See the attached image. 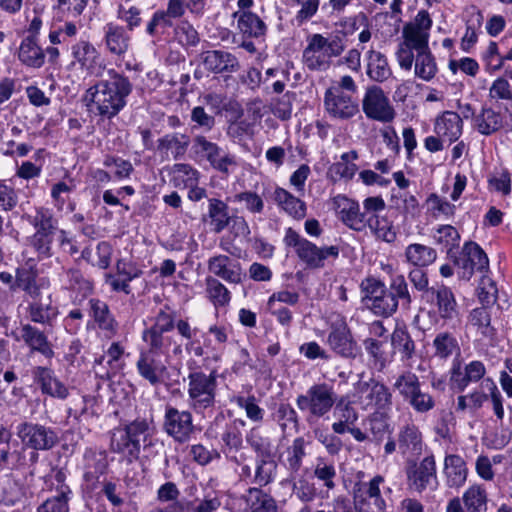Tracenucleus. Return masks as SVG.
Wrapping results in <instances>:
<instances>
[{"mask_svg": "<svg viewBox=\"0 0 512 512\" xmlns=\"http://www.w3.org/2000/svg\"><path fill=\"white\" fill-rule=\"evenodd\" d=\"M131 92L132 84L128 77L109 69L105 78L87 89L85 97L91 112L103 119H112L127 105Z\"/></svg>", "mask_w": 512, "mask_h": 512, "instance_id": "obj_1", "label": "nucleus"}, {"mask_svg": "<svg viewBox=\"0 0 512 512\" xmlns=\"http://www.w3.org/2000/svg\"><path fill=\"white\" fill-rule=\"evenodd\" d=\"M361 287L366 306L377 316L389 317L399 305L407 310L412 303L408 284L402 275L394 277L388 288L373 278L363 281Z\"/></svg>", "mask_w": 512, "mask_h": 512, "instance_id": "obj_2", "label": "nucleus"}, {"mask_svg": "<svg viewBox=\"0 0 512 512\" xmlns=\"http://www.w3.org/2000/svg\"><path fill=\"white\" fill-rule=\"evenodd\" d=\"M153 433L152 422L146 419H136L124 427H118L112 431L110 450L122 455L128 463H132L139 458L141 444H145Z\"/></svg>", "mask_w": 512, "mask_h": 512, "instance_id": "obj_3", "label": "nucleus"}, {"mask_svg": "<svg viewBox=\"0 0 512 512\" xmlns=\"http://www.w3.org/2000/svg\"><path fill=\"white\" fill-rule=\"evenodd\" d=\"M336 398L337 395L331 385L317 383L310 386L304 394L297 396L296 405L306 414V421L312 424L331 412Z\"/></svg>", "mask_w": 512, "mask_h": 512, "instance_id": "obj_4", "label": "nucleus"}, {"mask_svg": "<svg viewBox=\"0 0 512 512\" xmlns=\"http://www.w3.org/2000/svg\"><path fill=\"white\" fill-rule=\"evenodd\" d=\"M344 51L342 39L335 36L326 38L321 34H313L303 51V63L311 71H326L333 57Z\"/></svg>", "mask_w": 512, "mask_h": 512, "instance_id": "obj_5", "label": "nucleus"}, {"mask_svg": "<svg viewBox=\"0 0 512 512\" xmlns=\"http://www.w3.org/2000/svg\"><path fill=\"white\" fill-rule=\"evenodd\" d=\"M284 243L293 247L298 258L310 269H320L325 266V260L329 257L338 258L340 250L338 246L318 247L313 242L300 236L294 229H286Z\"/></svg>", "mask_w": 512, "mask_h": 512, "instance_id": "obj_6", "label": "nucleus"}, {"mask_svg": "<svg viewBox=\"0 0 512 512\" xmlns=\"http://www.w3.org/2000/svg\"><path fill=\"white\" fill-rule=\"evenodd\" d=\"M393 389L417 413H427L436 405L433 396L422 391L419 377L412 371L399 374L393 383Z\"/></svg>", "mask_w": 512, "mask_h": 512, "instance_id": "obj_7", "label": "nucleus"}, {"mask_svg": "<svg viewBox=\"0 0 512 512\" xmlns=\"http://www.w3.org/2000/svg\"><path fill=\"white\" fill-rule=\"evenodd\" d=\"M216 373L205 374L201 371L192 372L188 375V398L189 405L196 413H203L212 409L216 397Z\"/></svg>", "mask_w": 512, "mask_h": 512, "instance_id": "obj_8", "label": "nucleus"}, {"mask_svg": "<svg viewBox=\"0 0 512 512\" xmlns=\"http://www.w3.org/2000/svg\"><path fill=\"white\" fill-rule=\"evenodd\" d=\"M15 433L24 449L49 451L59 443V436L55 429L39 423L20 422L16 426Z\"/></svg>", "mask_w": 512, "mask_h": 512, "instance_id": "obj_9", "label": "nucleus"}, {"mask_svg": "<svg viewBox=\"0 0 512 512\" xmlns=\"http://www.w3.org/2000/svg\"><path fill=\"white\" fill-rule=\"evenodd\" d=\"M385 479L375 475L371 480L358 481L353 486V505L356 512H385L386 501L382 497L380 486Z\"/></svg>", "mask_w": 512, "mask_h": 512, "instance_id": "obj_10", "label": "nucleus"}, {"mask_svg": "<svg viewBox=\"0 0 512 512\" xmlns=\"http://www.w3.org/2000/svg\"><path fill=\"white\" fill-rule=\"evenodd\" d=\"M30 224L34 227L35 233L32 236V245L39 254L51 255V244L54 233L57 229V221L53 213L47 208H38L33 215L28 216Z\"/></svg>", "mask_w": 512, "mask_h": 512, "instance_id": "obj_11", "label": "nucleus"}, {"mask_svg": "<svg viewBox=\"0 0 512 512\" xmlns=\"http://www.w3.org/2000/svg\"><path fill=\"white\" fill-rule=\"evenodd\" d=\"M407 487L416 493L437 489L438 480L434 456L424 457L420 462H413L406 467Z\"/></svg>", "mask_w": 512, "mask_h": 512, "instance_id": "obj_12", "label": "nucleus"}, {"mask_svg": "<svg viewBox=\"0 0 512 512\" xmlns=\"http://www.w3.org/2000/svg\"><path fill=\"white\" fill-rule=\"evenodd\" d=\"M358 402L362 409H375V412L390 411L392 408V393L382 382L370 379L357 386Z\"/></svg>", "mask_w": 512, "mask_h": 512, "instance_id": "obj_13", "label": "nucleus"}, {"mask_svg": "<svg viewBox=\"0 0 512 512\" xmlns=\"http://www.w3.org/2000/svg\"><path fill=\"white\" fill-rule=\"evenodd\" d=\"M326 344L338 356L354 359L359 354V347L343 317L331 323Z\"/></svg>", "mask_w": 512, "mask_h": 512, "instance_id": "obj_14", "label": "nucleus"}, {"mask_svg": "<svg viewBox=\"0 0 512 512\" xmlns=\"http://www.w3.org/2000/svg\"><path fill=\"white\" fill-rule=\"evenodd\" d=\"M164 431L178 443L188 442L194 433L193 417L189 411H180L166 406L164 414Z\"/></svg>", "mask_w": 512, "mask_h": 512, "instance_id": "obj_15", "label": "nucleus"}, {"mask_svg": "<svg viewBox=\"0 0 512 512\" xmlns=\"http://www.w3.org/2000/svg\"><path fill=\"white\" fill-rule=\"evenodd\" d=\"M462 279L469 280L475 271L483 272L488 269L489 260L486 253L475 242L464 244L459 257L454 259Z\"/></svg>", "mask_w": 512, "mask_h": 512, "instance_id": "obj_16", "label": "nucleus"}, {"mask_svg": "<svg viewBox=\"0 0 512 512\" xmlns=\"http://www.w3.org/2000/svg\"><path fill=\"white\" fill-rule=\"evenodd\" d=\"M72 64L78 65L87 75L99 76L104 69L103 59L97 48L87 40H80L71 46Z\"/></svg>", "mask_w": 512, "mask_h": 512, "instance_id": "obj_17", "label": "nucleus"}, {"mask_svg": "<svg viewBox=\"0 0 512 512\" xmlns=\"http://www.w3.org/2000/svg\"><path fill=\"white\" fill-rule=\"evenodd\" d=\"M362 109L369 119L380 122H390L395 117V111L383 90L378 86L369 87L362 100Z\"/></svg>", "mask_w": 512, "mask_h": 512, "instance_id": "obj_18", "label": "nucleus"}, {"mask_svg": "<svg viewBox=\"0 0 512 512\" xmlns=\"http://www.w3.org/2000/svg\"><path fill=\"white\" fill-rule=\"evenodd\" d=\"M324 107L330 117L349 120L359 113L356 99L348 93H339L336 89H327L324 95Z\"/></svg>", "mask_w": 512, "mask_h": 512, "instance_id": "obj_19", "label": "nucleus"}, {"mask_svg": "<svg viewBox=\"0 0 512 512\" xmlns=\"http://www.w3.org/2000/svg\"><path fill=\"white\" fill-rule=\"evenodd\" d=\"M444 321H452L459 316V308L452 290L444 285L430 287L425 298Z\"/></svg>", "mask_w": 512, "mask_h": 512, "instance_id": "obj_20", "label": "nucleus"}, {"mask_svg": "<svg viewBox=\"0 0 512 512\" xmlns=\"http://www.w3.org/2000/svg\"><path fill=\"white\" fill-rule=\"evenodd\" d=\"M104 44L107 51L114 56H123L130 49L131 36L127 27L114 22L107 23L104 28Z\"/></svg>", "mask_w": 512, "mask_h": 512, "instance_id": "obj_21", "label": "nucleus"}, {"mask_svg": "<svg viewBox=\"0 0 512 512\" xmlns=\"http://www.w3.org/2000/svg\"><path fill=\"white\" fill-rule=\"evenodd\" d=\"M208 270L231 284H239L245 277L241 264L226 255L211 257L208 260Z\"/></svg>", "mask_w": 512, "mask_h": 512, "instance_id": "obj_22", "label": "nucleus"}, {"mask_svg": "<svg viewBox=\"0 0 512 512\" xmlns=\"http://www.w3.org/2000/svg\"><path fill=\"white\" fill-rule=\"evenodd\" d=\"M88 305L90 317L104 333L105 337L109 339L114 337L118 332L119 325L107 303L97 298H91L88 301Z\"/></svg>", "mask_w": 512, "mask_h": 512, "instance_id": "obj_23", "label": "nucleus"}, {"mask_svg": "<svg viewBox=\"0 0 512 512\" xmlns=\"http://www.w3.org/2000/svg\"><path fill=\"white\" fill-rule=\"evenodd\" d=\"M190 144L191 138L185 133H167L157 140V151L166 159L179 160L185 156Z\"/></svg>", "mask_w": 512, "mask_h": 512, "instance_id": "obj_24", "label": "nucleus"}, {"mask_svg": "<svg viewBox=\"0 0 512 512\" xmlns=\"http://www.w3.org/2000/svg\"><path fill=\"white\" fill-rule=\"evenodd\" d=\"M201 61L206 70L215 74L234 73L239 69L237 58L223 50H209L201 53Z\"/></svg>", "mask_w": 512, "mask_h": 512, "instance_id": "obj_25", "label": "nucleus"}, {"mask_svg": "<svg viewBox=\"0 0 512 512\" xmlns=\"http://www.w3.org/2000/svg\"><path fill=\"white\" fill-rule=\"evenodd\" d=\"M136 368L139 375L152 386L162 383L167 371L165 364L157 359L155 354L145 350L140 352Z\"/></svg>", "mask_w": 512, "mask_h": 512, "instance_id": "obj_26", "label": "nucleus"}, {"mask_svg": "<svg viewBox=\"0 0 512 512\" xmlns=\"http://www.w3.org/2000/svg\"><path fill=\"white\" fill-rule=\"evenodd\" d=\"M334 203L341 221L347 227L357 232L364 231L363 215L357 201L339 195L335 197Z\"/></svg>", "mask_w": 512, "mask_h": 512, "instance_id": "obj_27", "label": "nucleus"}, {"mask_svg": "<svg viewBox=\"0 0 512 512\" xmlns=\"http://www.w3.org/2000/svg\"><path fill=\"white\" fill-rule=\"evenodd\" d=\"M244 512H279L275 498L258 487H250L241 496Z\"/></svg>", "mask_w": 512, "mask_h": 512, "instance_id": "obj_28", "label": "nucleus"}, {"mask_svg": "<svg viewBox=\"0 0 512 512\" xmlns=\"http://www.w3.org/2000/svg\"><path fill=\"white\" fill-rule=\"evenodd\" d=\"M33 376L43 394L59 399H65L69 395L68 387L55 376L51 369L41 366L35 367Z\"/></svg>", "mask_w": 512, "mask_h": 512, "instance_id": "obj_29", "label": "nucleus"}, {"mask_svg": "<svg viewBox=\"0 0 512 512\" xmlns=\"http://www.w3.org/2000/svg\"><path fill=\"white\" fill-rule=\"evenodd\" d=\"M463 121L461 117L452 111H445L439 116L434 125V131L439 138L449 144L459 139L462 134Z\"/></svg>", "mask_w": 512, "mask_h": 512, "instance_id": "obj_30", "label": "nucleus"}, {"mask_svg": "<svg viewBox=\"0 0 512 512\" xmlns=\"http://www.w3.org/2000/svg\"><path fill=\"white\" fill-rule=\"evenodd\" d=\"M334 406V417L337 421L332 424V430L335 434H344L349 426H354L357 422L359 418L358 412L353 407L352 401L345 396L339 400L336 399Z\"/></svg>", "mask_w": 512, "mask_h": 512, "instance_id": "obj_31", "label": "nucleus"}, {"mask_svg": "<svg viewBox=\"0 0 512 512\" xmlns=\"http://www.w3.org/2000/svg\"><path fill=\"white\" fill-rule=\"evenodd\" d=\"M18 59L29 68H41L45 63V52L38 39H33V36L23 38L18 48Z\"/></svg>", "mask_w": 512, "mask_h": 512, "instance_id": "obj_32", "label": "nucleus"}, {"mask_svg": "<svg viewBox=\"0 0 512 512\" xmlns=\"http://www.w3.org/2000/svg\"><path fill=\"white\" fill-rule=\"evenodd\" d=\"M358 157V153L355 150L343 153L340 156V160L328 168L327 177L333 182L351 180L358 171V166L355 164V160Z\"/></svg>", "mask_w": 512, "mask_h": 512, "instance_id": "obj_33", "label": "nucleus"}, {"mask_svg": "<svg viewBox=\"0 0 512 512\" xmlns=\"http://www.w3.org/2000/svg\"><path fill=\"white\" fill-rule=\"evenodd\" d=\"M470 326L481 336L480 340L492 344L496 338V329L491 325V315L487 307L475 308L468 318Z\"/></svg>", "mask_w": 512, "mask_h": 512, "instance_id": "obj_34", "label": "nucleus"}, {"mask_svg": "<svg viewBox=\"0 0 512 512\" xmlns=\"http://www.w3.org/2000/svg\"><path fill=\"white\" fill-rule=\"evenodd\" d=\"M504 126V117L500 111L483 106L474 117V128L482 135H491Z\"/></svg>", "mask_w": 512, "mask_h": 512, "instance_id": "obj_35", "label": "nucleus"}, {"mask_svg": "<svg viewBox=\"0 0 512 512\" xmlns=\"http://www.w3.org/2000/svg\"><path fill=\"white\" fill-rule=\"evenodd\" d=\"M275 203L288 215L302 219L306 215V204L284 188L276 187L272 195Z\"/></svg>", "mask_w": 512, "mask_h": 512, "instance_id": "obj_36", "label": "nucleus"}, {"mask_svg": "<svg viewBox=\"0 0 512 512\" xmlns=\"http://www.w3.org/2000/svg\"><path fill=\"white\" fill-rule=\"evenodd\" d=\"M367 76L375 82H384L392 76V70L384 54L374 49L366 53Z\"/></svg>", "mask_w": 512, "mask_h": 512, "instance_id": "obj_37", "label": "nucleus"}, {"mask_svg": "<svg viewBox=\"0 0 512 512\" xmlns=\"http://www.w3.org/2000/svg\"><path fill=\"white\" fill-rule=\"evenodd\" d=\"M398 446L402 454H420L423 447L422 434L412 423L405 424L398 433Z\"/></svg>", "mask_w": 512, "mask_h": 512, "instance_id": "obj_38", "label": "nucleus"}, {"mask_svg": "<svg viewBox=\"0 0 512 512\" xmlns=\"http://www.w3.org/2000/svg\"><path fill=\"white\" fill-rule=\"evenodd\" d=\"M21 339L32 351H37L47 358H51L54 355L47 336L30 324L22 325Z\"/></svg>", "mask_w": 512, "mask_h": 512, "instance_id": "obj_39", "label": "nucleus"}, {"mask_svg": "<svg viewBox=\"0 0 512 512\" xmlns=\"http://www.w3.org/2000/svg\"><path fill=\"white\" fill-rule=\"evenodd\" d=\"M143 4L140 0H122L117 8V18L134 31L142 24Z\"/></svg>", "mask_w": 512, "mask_h": 512, "instance_id": "obj_40", "label": "nucleus"}, {"mask_svg": "<svg viewBox=\"0 0 512 512\" xmlns=\"http://www.w3.org/2000/svg\"><path fill=\"white\" fill-rule=\"evenodd\" d=\"M444 473L449 487H460L467 479V467L464 459L455 454L447 455L444 460Z\"/></svg>", "mask_w": 512, "mask_h": 512, "instance_id": "obj_41", "label": "nucleus"}, {"mask_svg": "<svg viewBox=\"0 0 512 512\" xmlns=\"http://www.w3.org/2000/svg\"><path fill=\"white\" fill-rule=\"evenodd\" d=\"M404 255L410 265L419 268L431 265L437 258V252L434 248L420 243L408 245Z\"/></svg>", "mask_w": 512, "mask_h": 512, "instance_id": "obj_42", "label": "nucleus"}, {"mask_svg": "<svg viewBox=\"0 0 512 512\" xmlns=\"http://www.w3.org/2000/svg\"><path fill=\"white\" fill-rule=\"evenodd\" d=\"M211 230L219 234L230 224L232 218L228 213V205L220 199H209L208 214Z\"/></svg>", "mask_w": 512, "mask_h": 512, "instance_id": "obj_43", "label": "nucleus"}, {"mask_svg": "<svg viewBox=\"0 0 512 512\" xmlns=\"http://www.w3.org/2000/svg\"><path fill=\"white\" fill-rule=\"evenodd\" d=\"M234 17H238V28L248 37L258 38L266 32V25L263 20L252 12H235Z\"/></svg>", "mask_w": 512, "mask_h": 512, "instance_id": "obj_44", "label": "nucleus"}, {"mask_svg": "<svg viewBox=\"0 0 512 512\" xmlns=\"http://www.w3.org/2000/svg\"><path fill=\"white\" fill-rule=\"evenodd\" d=\"M437 71L436 60L430 48L416 53L414 64L416 77L424 81H430L435 77Z\"/></svg>", "mask_w": 512, "mask_h": 512, "instance_id": "obj_45", "label": "nucleus"}, {"mask_svg": "<svg viewBox=\"0 0 512 512\" xmlns=\"http://www.w3.org/2000/svg\"><path fill=\"white\" fill-rule=\"evenodd\" d=\"M434 356L439 359H447L452 355H458L460 347L456 337L448 332L438 333L433 340Z\"/></svg>", "mask_w": 512, "mask_h": 512, "instance_id": "obj_46", "label": "nucleus"}, {"mask_svg": "<svg viewBox=\"0 0 512 512\" xmlns=\"http://www.w3.org/2000/svg\"><path fill=\"white\" fill-rule=\"evenodd\" d=\"M391 344L402 355L403 360H409L415 354V342L405 326H396L391 336Z\"/></svg>", "mask_w": 512, "mask_h": 512, "instance_id": "obj_47", "label": "nucleus"}, {"mask_svg": "<svg viewBox=\"0 0 512 512\" xmlns=\"http://www.w3.org/2000/svg\"><path fill=\"white\" fill-rule=\"evenodd\" d=\"M204 160H206L213 169L217 170L225 176L230 175L232 171L237 167L236 157L224 150L219 145Z\"/></svg>", "mask_w": 512, "mask_h": 512, "instance_id": "obj_48", "label": "nucleus"}, {"mask_svg": "<svg viewBox=\"0 0 512 512\" xmlns=\"http://www.w3.org/2000/svg\"><path fill=\"white\" fill-rule=\"evenodd\" d=\"M466 512H485L487 510V492L481 485L470 486L462 496Z\"/></svg>", "mask_w": 512, "mask_h": 512, "instance_id": "obj_49", "label": "nucleus"}, {"mask_svg": "<svg viewBox=\"0 0 512 512\" xmlns=\"http://www.w3.org/2000/svg\"><path fill=\"white\" fill-rule=\"evenodd\" d=\"M94 404L95 399L93 397H81L74 407L68 410V419L72 418L77 424L86 427L89 421L96 415Z\"/></svg>", "mask_w": 512, "mask_h": 512, "instance_id": "obj_50", "label": "nucleus"}, {"mask_svg": "<svg viewBox=\"0 0 512 512\" xmlns=\"http://www.w3.org/2000/svg\"><path fill=\"white\" fill-rule=\"evenodd\" d=\"M171 175L173 185L177 188H187L198 183L199 172L186 163L174 164Z\"/></svg>", "mask_w": 512, "mask_h": 512, "instance_id": "obj_51", "label": "nucleus"}, {"mask_svg": "<svg viewBox=\"0 0 512 512\" xmlns=\"http://www.w3.org/2000/svg\"><path fill=\"white\" fill-rule=\"evenodd\" d=\"M166 332L156 329H145L142 334L143 341L148 345L147 352L164 354L173 342L172 337L164 335Z\"/></svg>", "mask_w": 512, "mask_h": 512, "instance_id": "obj_52", "label": "nucleus"}, {"mask_svg": "<svg viewBox=\"0 0 512 512\" xmlns=\"http://www.w3.org/2000/svg\"><path fill=\"white\" fill-rule=\"evenodd\" d=\"M174 38L184 48L195 47L200 42V35L194 26L186 21H180L174 27Z\"/></svg>", "mask_w": 512, "mask_h": 512, "instance_id": "obj_53", "label": "nucleus"}, {"mask_svg": "<svg viewBox=\"0 0 512 512\" xmlns=\"http://www.w3.org/2000/svg\"><path fill=\"white\" fill-rule=\"evenodd\" d=\"M206 0H168L169 14L174 18L184 16L186 10L191 14L200 16L204 12Z\"/></svg>", "mask_w": 512, "mask_h": 512, "instance_id": "obj_54", "label": "nucleus"}, {"mask_svg": "<svg viewBox=\"0 0 512 512\" xmlns=\"http://www.w3.org/2000/svg\"><path fill=\"white\" fill-rule=\"evenodd\" d=\"M276 467L277 465L273 460L265 458L258 460L251 483L260 489L265 487L273 481Z\"/></svg>", "mask_w": 512, "mask_h": 512, "instance_id": "obj_55", "label": "nucleus"}, {"mask_svg": "<svg viewBox=\"0 0 512 512\" xmlns=\"http://www.w3.org/2000/svg\"><path fill=\"white\" fill-rule=\"evenodd\" d=\"M402 37L404 46L414 49L416 53L429 49V33L404 25Z\"/></svg>", "mask_w": 512, "mask_h": 512, "instance_id": "obj_56", "label": "nucleus"}, {"mask_svg": "<svg viewBox=\"0 0 512 512\" xmlns=\"http://www.w3.org/2000/svg\"><path fill=\"white\" fill-rule=\"evenodd\" d=\"M433 238L434 241L445 248L450 255L452 249L459 245L460 234L457 229L451 225H441L436 229Z\"/></svg>", "mask_w": 512, "mask_h": 512, "instance_id": "obj_57", "label": "nucleus"}, {"mask_svg": "<svg viewBox=\"0 0 512 512\" xmlns=\"http://www.w3.org/2000/svg\"><path fill=\"white\" fill-rule=\"evenodd\" d=\"M275 417L283 433H286L287 430H293L295 432L298 431V415L290 404H279L275 413Z\"/></svg>", "mask_w": 512, "mask_h": 512, "instance_id": "obj_58", "label": "nucleus"}, {"mask_svg": "<svg viewBox=\"0 0 512 512\" xmlns=\"http://www.w3.org/2000/svg\"><path fill=\"white\" fill-rule=\"evenodd\" d=\"M206 291L215 306H226L231 299L229 290L216 278H206Z\"/></svg>", "mask_w": 512, "mask_h": 512, "instance_id": "obj_59", "label": "nucleus"}, {"mask_svg": "<svg viewBox=\"0 0 512 512\" xmlns=\"http://www.w3.org/2000/svg\"><path fill=\"white\" fill-rule=\"evenodd\" d=\"M313 474L323 483V486L328 491L333 490L336 487L335 479L337 477V472L333 463H329L323 458L317 459Z\"/></svg>", "mask_w": 512, "mask_h": 512, "instance_id": "obj_60", "label": "nucleus"}, {"mask_svg": "<svg viewBox=\"0 0 512 512\" xmlns=\"http://www.w3.org/2000/svg\"><path fill=\"white\" fill-rule=\"evenodd\" d=\"M384 209L385 201L381 196H371L364 199L362 211L364 230L372 224V221L381 216L380 213Z\"/></svg>", "mask_w": 512, "mask_h": 512, "instance_id": "obj_61", "label": "nucleus"}, {"mask_svg": "<svg viewBox=\"0 0 512 512\" xmlns=\"http://www.w3.org/2000/svg\"><path fill=\"white\" fill-rule=\"evenodd\" d=\"M368 228L378 239L387 243H392L396 240L397 233L393 222L386 216L381 215L377 220L372 221Z\"/></svg>", "mask_w": 512, "mask_h": 512, "instance_id": "obj_62", "label": "nucleus"}, {"mask_svg": "<svg viewBox=\"0 0 512 512\" xmlns=\"http://www.w3.org/2000/svg\"><path fill=\"white\" fill-rule=\"evenodd\" d=\"M70 492L71 491L67 486H63L59 494L47 499L44 503H42L38 507L37 512H68V495Z\"/></svg>", "mask_w": 512, "mask_h": 512, "instance_id": "obj_63", "label": "nucleus"}, {"mask_svg": "<svg viewBox=\"0 0 512 512\" xmlns=\"http://www.w3.org/2000/svg\"><path fill=\"white\" fill-rule=\"evenodd\" d=\"M78 27L73 22H64L62 25L51 29L49 41L53 45L68 44L78 34Z\"/></svg>", "mask_w": 512, "mask_h": 512, "instance_id": "obj_64", "label": "nucleus"}]
</instances>
